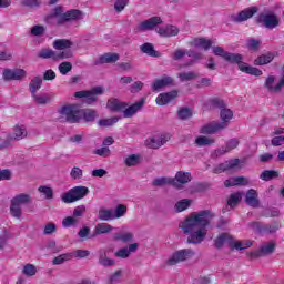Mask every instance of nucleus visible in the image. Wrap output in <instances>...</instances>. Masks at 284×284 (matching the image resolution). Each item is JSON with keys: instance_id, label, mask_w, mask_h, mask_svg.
<instances>
[{"instance_id": "8", "label": "nucleus", "mask_w": 284, "mask_h": 284, "mask_svg": "<svg viewBox=\"0 0 284 284\" xmlns=\"http://www.w3.org/2000/svg\"><path fill=\"white\" fill-rule=\"evenodd\" d=\"M31 199L32 196L28 193H20L13 196L10 201V214L14 216V219H20L23 214L21 205L30 203Z\"/></svg>"}, {"instance_id": "14", "label": "nucleus", "mask_w": 284, "mask_h": 284, "mask_svg": "<svg viewBox=\"0 0 284 284\" xmlns=\"http://www.w3.org/2000/svg\"><path fill=\"white\" fill-rule=\"evenodd\" d=\"M28 72L23 69H4L2 73V79L4 81H21V79H26Z\"/></svg>"}, {"instance_id": "37", "label": "nucleus", "mask_w": 284, "mask_h": 284, "mask_svg": "<svg viewBox=\"0 0 284 284\" xmlns=\"http://www.w3.org/2000/svg\"><path fill=\"white\" fill-rule=\"evenodd\" d=\"M99 263L103 265V267H112L114 265V260L108 257V252L105 250L100 251Z\"/></svg>"}, {"instance_id": "57", "label": "nucleus", "mask_w": 284, "mask_h": 284, "mask_svg": "<svg viewBox=\"0 0 284 284\" xmlns=\"http://www.w3.org/2000/svg\"><path fill=\"white\" fill-rule=\"evenodd\" d=\"M8 239L10 236L8 235V231L6 229H2L0 231V251L6 248V245H8Z\"/></svg>"}, {"instance_id": "7", "label": "nucleus", "mask_w": 284, "mask_h": 284, "mask_svg": "<svg viewBox=\"0 0 284 284\" xmlns=\"http://www.w3.org/2000/svg\"><path fill=\"white\" fill-rule=\"evenodd\" d=\"M195 252L192 248H182L173 252L166 260L165 264L169 267H174V265H179L180 263H185V261H190V258H194Z\"/></svg>"}, {"instance_id": "52", "label": "nucleus", "mask_w": 284, "mask_h": 284, "mask_svg": "<svg viewBox=\"0 0 284 284\" xmlns=\"http://www.w3.org/2000/svg\"><path fill=\"white\" fill-rule=\"evenodd\" d=\"M38 192H40V194H43V196L47 200L54 199V191L50 186H45V185L39 186Z\"/></svg>"}, {"instance_id": "35", "label": "nucleus", "mask_w": 284, "mask_h": 284, "mask_svg": "<svg viewBox=\"0 0 284 284\" xmlns=\"http://www.w3.org/2000/svg\"><path fill=\"white\" fill-rule=\"evenodd\" d=\"M54 50H70L72 48V41L68 39H58L53 41Z\"/></svg>"}, {"instance_id": "43", "label": "nucleus", "mask_w": 284, "mask_h": 284, "mask_svg": "<svg viewBox=\"0 0 284 284\" xmlns=\"http://www.w3.org/2000/svg\"><path fill=\"white\" fill-rule=\"evenodd\" d=\"M81 119H84V121H94V119L99 118V113L95 110L85 109L81 110Z\"/></svg>"}, {"instance_id": "26", "label": "nucleus", "mask_w": 284, "mask_h": 284, "mask_svg": "<svg viewBox=\"0 0 284 284\" xmlns=\"http://www.w3.org/2000/svg\"><path fill=\"white\" fill-rule=\"evenodd\" d=\"M245 203L250 205V207H258V193L256 190L251 189L246 192Z\"/></svg>"}, {"instance_id": "11", "label": "nucleus", "mask_w": 284, "mask_h": 284, "mask_svg": "<svg viewBox=\"0 0 284 284\" xmlns=\"http://www.w3.org/2000/svg\"><path fill=\"white\" fill-rule=\"evenodd\" d=\"M105 92V89L103 87H95L90 91H78L74 93V97L77 99H84V103H88L89 105L94 103L97 101V97L103 94Z\"/></svg>"}, {"instance_id": "55", "label": "nucleus", "mask_w": 284, "mask_h": 284, "mask_svg": "<svg viewBox=\"0 0 284 284\" xmlns=\"http://www.w3.org/2000/svg\"><path fill=\"white\" fill-rule=\"evenodd\" d=\"M98 123H99L100 128H110V126L114 125V123H119V116L102 119Z\"/></svg>"}, {"instance_id": "45", "label": "nucleus", "mask_w": 284, "mask_h": 284, "mask_svg": "<svg viewBox=\"0 0 284 284\" xmlns=\"http://www.w3.org/2000/svg\"><path fill=\"white\" fill-rule=\"evenodd\" d=\"M140 50L144 53L148 54V57H159V52L154 50V45L152 43H144L140 47Z\"/></svg>"}, {"instance_id": "49", "label": "nucleus", "mask_w": 284, "mask_h": 284, "mask_svg": "<svg viewBox=\"0 0 284 284\" xmlns=\"http://www.w3.org/2000/svg\"><path fill=\"white\" fill-rule=\"evenodd\" d=\"M68 261H72V255L70 253H63L52 260V265H63Z\"/></svg>"}, {"instance_id": "31", "label": "nucleus", "mask_w": 284, "mask_h": 284, "mask_svg": "<svg viewBox=\"0 0 284 284\" xmlns=\"http://www.w3.org/2000/svg\"><path fill=\"white\" fill-rule=\"evenodd\" d=\"M28 136V129L24 125H16L13 128V141H21Z\"/></svg>"}, {"instance_id": "5", "label": "nucleus", "mask_w": 284, "mask_h": 284, "mask_svg": "<svg viewBox=\"0 0 284 284\" xmlns=\"http://www.w3.org/2000/svg\"><path fill=\"white\" fill-rule=\"evenodd\" d=\"M257 23L267 30H274L281 26V17L274 10H264L258 14Z\"/></svg>"}, {"instance_id": "42", "label": "nucleus", "mask_w": 284, "mask_h": 284, "mask_svg": "<svg viewBox=\"0 0 284 284\" xmlns=\"http://www.w3.org/2000/svg\"><path fill=\"white\" fill-rule=\"evenodd\" d=\"M114 239L115 241H122V243H131V241H134V233L132 232L115 233Z\"/></svg>"}, {"instance_id": "1", "label": "nucleus", "mask_w": 284, "mask_h": 284, "mask_svg": "<svg viewBox=\"0 0 284 284\" xmlns=\"http://www.w3.org/2000/svg\"><path fill=\"white\" fill-rule=\"evenodd\" d=\"M214 216V212L204 210L191 213L181 222L180 227L187 235V243L193 245L203 243L207 236V225H210Z\"/></svg>"}, {"instance_id": "60", "label": "nucleus", "mask_w": 284, "mask_h": 284, "mask_svg": "<svg viewBox=\"0 0 284 284\" xmlns=\"http://www.w3.org/2000/svg\"><path fill=\"white\" fill-rule=\"evenodd\" d=\"M71 179L74 181H79V179H83V170L81 168L74 166L70 172Z\"/></svg>"}, {"instance_id": "61", "label": "nucleus", "mask_w": 284, "mask_h": 284, "mask_svg": "<svg viewBox=\"0 0 284 284\" xmlns=\"http://www.w3.org/2000/svg\"><path fill=\"white\" fill-rule=\"evenodd\" d=\"M78 223L74 216H67L62 220V227H72V225H77Z\"/></svg>"}, {"instance_id": "27", "label": "nucleus", "mask_w": 284, "mask_h": 284, "mask_svg": "<svg viewBox=\"0 0 284 284\" xmlns=\"http://www.w3.org/2000/svg\"><path fill=\"white\" fill-rule=\"evenodd\" d=\"M233 243L234 237L227 233H223L215 240V247H223V245H229V247H232Z\"/></svg>"}, {"instance_id": "30", "label": "nucleus", "mask_w": 284, "mask_h": 284, "mask_svg": "<svg viewBox=\"0 0 284 284\" xmlns=\"http://www.w3.org/2000/svg\"><path fill=\"white\" fill-rule=\"evenodd\" d=\"M113 230H115V227L108 223H98L94 227V235L101 236V234H110Z\"/></svg>"}, {"instance_id": "56", "label": "nucleus", "mask_w": 284, "mask_h": 284, "mask_svg": "<svg viewBox=\"0 0 284 284\" xmlns=\"http://www.w3.org/2000/svg\"><path fill=\"white\" fill-rule=\"evenodd\" d=\"M71 255V260L72 258H88V256H90V251L88 250H75L71 253H69Z\"/></svg>"}, {"instance_id": "36", "label": "nucleus", "mask_w": 284, "mask_h": 284, "mask_svg": "<svg viewBox=\"0 0 284 284\" xmlns=\"http://www.w3.org/2000/svg\"><path fill=\"white\" fill-rule=\"evenodd\" d=\"M98 219H100V221H114L112 209L101 207L98 212Z\"/></svg>"}, {"instance_id": "38", "label": "nucleus", "mask_w": 284, "mask_h": 284, "mask_svg": "<svg viewBox=\"0 0 284 284\" xmlns=\"http://www.w3.org/2000/svg\"><path fill=\"white\" fill-rule=\"evenodd\" d=\"M190 205H192V200L190 199H183L180 200L175 203L174 205V210L175 212L180 213V212H185V210L190 209Z\"/></svg>"}, {"instance_id": "32", "label": "nucleus", "mask_w": 284, "mask_h": 284, "mask_svg": "<svg viewBox=\"0 0 284 284\" xmlns=\"http://www.w3.org/2000/svg\"><path fill=\"white\" fill-rule=\"evenodd\" d=\"M250 180L247 178L237 176V178H230L224 182L225 187H234V185H247Z\"/></svg>"}, {"instance_id": "13", "label": "nucleus", "mask_w": 284, "mask_h": 284, "mask_svg": "<svg viewBox=\"0 0 284 284\" xmlns=\"http://www.w3.org/2000/svg\"><path fill=\"white\" fill-rule=\"evenodd\" d=\"M172 139V135L169 134H161L158 136L149 138L145 141L146 148H150L151 150H159V148H162V145H165L168 141Z\"/></svg>"}, {"instance_id": "39", "label": "nucleus", "mask_w": 284, "mask_h": 284, "mask_svg": "<svg viewBox=\"0 0 284 284\" xmlns=\"http://www.w3.org/2000/svg\"><path fill=\"white\" fill-rule=\"evenodd\" d=\"M253 243L250 240L239 241L233 239L232 248L233 250H247L248 247H252Z\"/></svg>"}, {"instance_id": "48", "label": "nucleus", "mask_w": 284, "mask_h": 284, "mask_svg": "<svg viewBox=\"0 0 284 284\" xmlns=\"http://www.w3.org/2000/svg\"><path fill=\"white\" fill-rule=\"evenodd\" d=\"M37 272H39L37 266L30 263L26 264L22 268V274L28 277L37 276Z\"/></svg>"}, {"instance_id": "41", "label": "nucleus", "mask_w": 284, "mask_h": 284, "mask_svg": "<svg viewBox=\"0 0 284 284\" xmlns=\"http://www.w3.org/2000/svg\"><path fill=\"white\" fill-rule=\"evenodd\" d=\"M178 77L182 83H187V81H194V79H197L199 73L194 71L181 72L178 74Z\"/></svg>"}, {"instance_id": "34", "label": "nucleus", "mask_w": 284, "mask_h": 284, "mask_svg": "<svg viewBox=\"0 0 284 284\" xmlns=\"http://www.w3.org/2000/svg\"><path fill=\"white\" fill-rule=\"evenodd\" d=\"M41 85H43V79L41 77H34L29 83L31 94H37L41 90Z\"/></svg>"}, {"instance_id": "2", "label": "nucleus", "mask_w": 284, "mask_h": 284, "mask_svg": "<svg viewBox=\"0 0 284 284\" xmlns=\"http://www.w3.org/2000/svg\"><path fill=\"white\" fill-rule=\"evenodd\" d=\"M212 50L215 57H222V59L229 63H237V68L241 72L251 74L252 77H263V71H261V69L243 62L242 54L227 52L225 49H223V47H213Z\"/></svg>"}, {"instance_id": "17", "label": "nucleus", "mask_w": 284, "mask_h": 284, "mask_svg": "<svg viewBox=\"0 0 284 284\" xmlns=\"http://www.w3.org/2000/svg\"><path fill=\"white\" fill-rule=\"evenodd\" d=\"M176 97H179V91L176 90H173L171 92L160 93L155 99L156 105H168V103H171V101H174Z\"/></svg>"}, {"instance_id": "53", "label": "nucleus", "mask_w": 284, "mask_h": 284, "mask_svg": "<svg viewBox=\"0 0 284 284\" xmlns=\"http://www.w3.org/2000/svg\"><path fill=\"white\" fill-rule=\"evenodd\" d=\"M212 143H214V140L205 135H200L195 139V144H197L199 148H203L205 145H212Z\"/></svg>"}, {"instance_id": "22", "label": "nucleus", "mask_w": 284, "mask_h": 284, "mask_svg": "<svg viewBox=\"0 0 284 284\" xmlns=\"http://www.w3.org/2000/svg\"><path fill=\"white\" fill-rule=\"evenodd\" d=\"M143 105H145V100H140L130 106H125V109L122 110L124 119H131V116H134Z\"/></svg>"}, {"instance_id": "4", "label": "nucleus", "mask_w": 284, "mask_h": 284, "mask_svg": "<svg viewBox=\"0 0 284 284\" xmlns=\"http://www.w3.org/2000/svg\"><path fill=\"white\" fill-rule=\"evenodd\" d=\"M234 118V112L227 108H222L220 111V119L222 122H210L201 128V134H216L221 130H225L230 125V121Z\"/></svg>"}, {"instance_id": "58", "label": "nucleus", "mask_w": 284, "mask_h": 284, "mask_svg": "<svg viewBox=\"0 0 284 284\" xmlns=\"http://www.w3.org/2000/svg\"><path fill=\"white\" fill-rule=\"evenodd\" d=\"M278 172L276 171H264L261 175L260 179L262 181H272V179H277Z\"/></svg>"}, {"instance_id": "64", "label": "nucleus", "mask_w": 284, "mask_h": 284, "mask_svg": "<svg viewBox=\"0 0 284 284\" xmlns=\"http://www.w3.org/2000/svg\"><path fill=\"white\" fill-rule=\"evenodd\" d=\"M31 34L33 37H41L42 34H45V27L43 26H34L32 29H31Z\"/></svg>"}, {"instance_id": "63", "label": "nucleus", "mask_w": 284, "mask_h": 284, "mask_svg": "<svg viewBox=\"0 0 284 284\" xmlns=\"http://www.w3.org/2000/svg\"><path fill=\"white\" fill-rule=\"evenodd\" d=\"M94 154H98V156H103L104 159H108V156H110L112 152L110 151V148L103 146V148L97 149L94 151Z\"/></svg>"}, {"instance_id": "54", "label": "nucleus", "mask_w": 284, "mask_h": 284, "mask_svg": "<svg viewBox=\"0 0 284 284\" xmlns=\"http://www.w3.org/2000/svg\"><path fill=\"white\" fill-rule=\"evenodd\" d=\"M122 278H123V272L116 271V272L112 273L111 275H109L108 283L109 284H118V283H121Z\"/></svg>"}, {"instance_id": "40", "label": "nucleus", "mask_w": 284, "mask_h": 284, "mask_svg": "<svg viewBox=\"0 0 284 284\" xmlns=\"http://www.w3.org/2000/svg\"><path fill=\"white\" fill-rule=\"evenodd\" d=\"M113 211V221L116 219H123L128 214V205L119 204Z\"/></svg>"}, {"instance_id": "47", "label": "nucleus", "mask_w": 284, "mask_h": 284, "mask_svg": "<svg viewBox=\"0 0 284 284\" xmlns=\"http://www.w3.org/2000/svg\"><path fill=\"white\" fill-rule=\"evenodd\" d=\"M153 185L163 187V185H176V182L172 178H159L153 181Z\"/></svg>"}, {"instance_id": "50", "label": "nucleus", "mask_w": 284, "mask_h": 284, "mask_svg": "<svg viewBox=\"0 0 284 284\" xmlns=\"http://www.w3.org/2000/svg\"><path fill=\"white\" fill-rule=\"evenodd\" d=\"M124 163L128 168H133L134 165H139L141 163V155L139 154H131L128 155L124 160Z\"/></svg>"}, {"instance_id": "33", "label": "nucleus", "mask_w": 284, "mask_h": 284, "mask_svg": "<svg viewBox=\"0 0 284 284\" xmlns=\"http://www.w3.org/2000/svg\"><path fill=\"white\" fill-rule=\"evenodd\" d=\"M235 148H239V141L236 139H232L226 143V146H222L216 151V155L221 156V154H227V152H232Z\"/></svg>"}, {"instance_id": "29", "label": "nucleus", "mask_w": 284, "mask_h": 284, "mask_svg": "<svg viewBox=\"0 0 284 284\" xmlns=\"http://www.w3.org/2000/svg\"><path fill=\"white\" fill-rule=\"evenodd\" d=\"M274 52H267L265 54L258 55L254 60V65H267L268 63H272L274 61Z\"/></svg>"}, {"instance_id": "46", "label": "nucleus", "mask_w": 284, "mask_h": 284, "mask_svg": "<svg viewBox=\"0 0 284 284\" xmlns=\"http://www.w3.org/2000/svg\"><path fill=\"white\" fill-rule=\"evenodd\" d=\"M118 60V53H104L102 57H100L99 63H116Z\"/></svg>"}, {"instance_id": "24", "label": "nucleus", "mask_w": 284, "mask_h": 284, "mask_svg": "<svg viewBox=\"0 0 284 284\" xmlns=\"http://www.w3.org/2000/svg\"><path fill=\"white\" fill-rule=\"evenodd\" d=\"M156 32L160 34V37H176L181 30H179L176 26L169 24L165 27H160L156 29Z\"/></svg>"}, {"instance_id": "6", "label": "nucleus", "mask_w": 284, "mask_h": 284, "mask_svg": "<svg viewBox=\"0 0 284 284\" xmlns=\"http://www.w3.org/2000/svg\"><path fill=\"white\" fill-rule=\"evenodd\" d=\"M264 88L271 94H278V92H283L284 88V64L281 68V73L276 79V75H267L264 81Z\"/></svg>"}, {"instance_id": "62", "label": "nucleus", "mask_w": 284, "mask_h": 284, "mask_svg": "<svg viewBox=\"0 0 284 284\" xmlns=\"http://www.w3.org/2000/svg\"><path fill=\"white\" fill-rule=\"evenodd\" d=\"M129 0H115L114 10L115 12H123L125 10V6H128Z\"/></svg>"}, {"instance_id": "15", "label": "nucleus", "mask_w": 284, "mask_h": 284, "mask_svg": "<svg viewBox=\"0 0 284 284\" xmlns=\"http://www.w3.org/2000/svg\"><path fill=\"white\" fill-rule=\"evenodd\" d=\"M256 12H258V9L256 7L244 9L237 14H233L232 21H234L235 23H243V21H247V19H252L256 14Z\"/></svg>"}, {"instance_id": "28", "label": "nucleus", "mask_w": 284, "mask_h": 284, "mask_svg": "<svg viewBox=\"0 0 284 284\" xmlns=\"http://www.w3.org/2000/svg\"><path fill=\"white\" fill-rule=\"evenodd\" d=\"M212 40L205 39V38H195L192 42L191 45L193 48H200L201 50H210L212 48Z\"/></svg>"}, {"instance_id": "16", "label": "nucleus", "mask_w": 284, "mask_h": 284, "mask_svg": "<svg viewBox=\"0 0 284 284\" xmlns=\"http://www.w3.org/2000/svg\"><path fill=\"white\" fill-rule=\"evenodd\" d=\"M162 20L159 17H152L145 21L140 22L136 28L135 31L136 32H146V30H154V28H156V26L161 24Z\"/></svg>"}, {"instance_id": "19", "label": "nucleus", "mask_w": 284, "mask_h": 284, "mask_svg": "<svg viewBox=\"0 0 284 284\" xmlns=\"http://www.w3.org/2000/svg\"><path fill=\"white\" fill-rule=\"evenodd\" d=\"M139 250V243H132L129 246L122 247L114 253L116 258H130V254H134Z\"/></svg>"}, {"instance_id": "3", "label": "nucleus", "mask_w": 284, "mask_h": 284, "mask_svg": "<svg viewBox=\"0 0 284 284\" xmlns=\"http://www.w3.org/2000/svg\"><path fill=\"white\" fill-rule=\"evenodd\" d=\"M83 19V13L79 10H71L63 13V8L57 7L53 12L45 18V22L50 26H63L68 21H77Z\"/></svg>"}, {"instance_id": "9", "label": "nucleus", "mask_w": 284, "mask_h": 284, "mask_svg": "<svg viewBox=\"0 0 284 284\" xmlns=\"http://www.w3.org/2000/svg\"><path fill=\"white\" fill-rule=\"evenodd\" d=\"M88 194H90V189H88L87 186H75L63 193L61 195V201L63 203H77V201L85 199Z\"/></svg>"}, {"instance_id": "59", "label": "nucleus", "mask_w": 284, "mask_h": 284, "mask_svg": "<svg viewBox=\"0 0 284 284\" xmlns=\"http://www.w3.org/2000/svg\"><path fill=\"white\" fill-rule=\"evenodd\" d=\"M58 70L60 72V74L65 75V74H68V72H72V63H70V62H62L58 67Z\"/></svg>"}, {"instance_id": "44", "label": "nucleus", "mask_w": 284, "mask_h": 284, "mask_svg": "<svg viewBox=\"0 0 284 284\" xmlns=\"http://www.w3.org/2000/svg\"><path fill=\"white\" fill-rule=\"evenodd\" d=\"M262 43L263 42L258 39L250 38L248 40H246V48L251 52H257V50H261Z\"/></svg>"}, {"instance_id": "12", "label": "nucleus", "mask_w": 284, "mask_h": 284, "mask_svg": "<svg viewBox=\"0 0 284 284\" xmlns=\"http://www.w3.org/2000/svg\"><path fill=\"white\" fill-rule=\"evenodd\" d=\"M38 57L40 59H52L57 61L59 59H70L72 57L71 51H54L52 49H42L39 51Z\"/></svg>"}, {"instance_id": "25", "label": "nucleus", "mask_w": 284, "mask_h": 284, "mask_svg": "<svg viewBox=\"0 0 284 284\" xmlns=\"http://www.w3.org/2000/svg\"><path fill=\"white\" fill-rule=\"evenodd\" d=\"M239 163H241V160L239 159L226 161L220 164L217 168H215L214 172L215 174H221V172H225L227 170H235V168H239Z\"/></svg>"}, {"instance_id": "10", "label": "nucleus", "mask_w": 284, "mask_h": 284, "mask_svg": "<svg viewBox=\"0 0 284 284\" xmlns=\"http://www.w3.org/2000/svg\"><path fill=\"white\" fill-rule=\"evenodd\" d=\"M61 119H65L68 123H79L81 121V108L75 104H67L59 111Z\"/></svg>"}, {"instance_id": "23", "label": "nucleus", "mask_w": 284, "mask_h": 284, "mask_svg": "<svg viewBox=\"0 0 284 284\" xmlns=\"http://www.w3.org/2000/svg\"><path fill=\"white\" fill-rule=\"evenodd\" d=\"M173 181L176 183L173 187L181 190V185H185V183H190V181H192V175L187 172L180 171L175 174Z\"/></svg>"}, {"instance_id": "51", "label": "nucleus", "mask_w": 284, "mask_h": 284, "mask_svg": "<svg viewBox=\"0 0 284 284\" xmlns=\"http://www.w3.org/2000/svg\"><path fill=\"white\" fill-rule=\"evenodd\" d=\"M242 199H243V193L231 194L227 200L229 207H236V205H239V203H241Z\"/></svg>"}, {"instance_id": "20", "label": "nucleus", "mask_w": 284, "mask_h": 284, "mask_svg": "<svg viewBox=\"0 0 284 284\" xmlns=\"http://www.w3.org/2000/svg\"><path fill=\"white\" fill-rule=\"evenodd\" d=\"M174 83V79L172 77L163 75L161 79H155L152 83V90L154 92H159V90H163V88H168V85H172Z\"/></svg>"}, {"instance_id": "18", "label": "nucleus", "mask_w": 284, "mask_h": 284, "mask_svg": "<svg viewBox=\"0 0 284 284\" xmlns=\"http://www.w3.org/2000/svg\"><path fill=\"white\" fill-rule=\"evenodd\" d=\"M276 247V244L274 242H268L261 246L258 251H254L251 253V258H258V256H267L268 254H272Z\"/></svg>"}, {"instance_id": "21", "label": "nucleus", "mask_w": 284, "mask_h": 284, "mask_svg": "<svg viewBox=\"0 0 284 284\" xmlns=\"http://www.w3.org/2000/svg\"><path fill=\"white\" fill-rule=\"evenodd\" d=\"M106 108L111 112H123L125 108H128V103L116 99V98H111L106 102Z\"/></svg>"}]
</instances>
